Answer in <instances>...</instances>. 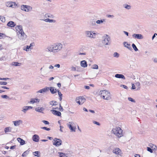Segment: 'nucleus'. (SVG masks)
<instances>
[{
    "instance_id": "f257e3e1",
    "label": "nucleus",
    "mask_w": 157,
    "mask_h": 157,
    "mask_svg": "<svg viewBox=\"0 0 157 157\" xmlns=\"http://www.w3.org/2000/svg\"><path fill=\"white\" fill-rule=\"evenodd\" d=\"M16 29L19 32V34H18L19 38L22 40H25L27 36L23 31L22 26L20 25H18L16 27Z\"/></svg>"
},
{
    "instance_id": "f03ea898",
    "label": "nucleus",
    "mask_w": 157,
    "mask_h": 157,
    "mask_svg": "<svg viewBox=\"0 0 157 157\" xmlns=\"http://www.w3.org/2000/svg\"><path fill=\"white\" fill-rule=\"evenodd\" d=\"M99 95L102 97L103 99L109 100L111 99L110 93L107 90H101L99 93Z\"/></svg>"
},
{
    "instance_id": "7ed1b4c3",
    "label": "nucleus",
    "mask_w": 157,
    "mask_h": 157,
    "mask_svg": "<svg viewBox=\"0 0 157 157\" xmlns=\"http://www.w3.org/2000/svg\"><path fill=\"white\" fill-rule=\"evenodd\" d=\"M113 133L118 137L123 136V130L119 127L113 128L112 130Z\"/></svg>"
},
{
    "instance_id": "20e7f679",
    "label": "nucleus",
    "mask_w": 157,
    "mask_h": 157,
    "mask_svg": "<svg viewBox=\"0 0 157 157\" xmlns=\"http://www.w3.org/2000/svg\"><path fill=\"white\" fill-rule=\"evenodd\" d=\"M52 45L54 53H56L60 50L63 47L62 45L60 43L55 44Z\"/></svg>"
},
{
    "instance_id": "39448f33",
    "label": "nucleus",
    "mask_w": 157,
    "mask_h": 157,
    "mask_svg": "<svg viewBox=\"0 0 157 157\" xmlns=\"http://www.w3.org/2000/svg\"><path fill=\"white\" fill-rule=\"evenodd\" d=\"M110 41V37L107 35H106L103 37V40L102 43L105 45H108L109 44V42Z\"/></svg>"
},
{
    "instance_id": "423d86ee",
    "label": "nucleus",
    "mask_w": 157,
    "mask_h": 157,
    "mask_svg": "<svg viewBox=\"0 0 157 157\" xmlns=\"http://www.w3.org/2000/svg\"><path fill=\"white\" fill-rule=\"evenodd\" d=\"M21 9L25 12H29L32 9V7L30 6L21 5Z\"/></svg>"
},
{
    "instance_id": "0eeeda50",
    "label": "nucleus",
    "mask_w": 157,
    "mask_h": 157,
    "mask_svg": "<svg viewBox=\"0 0 157 157\" xmlns=\"http://www.w3.org/2000/svg\"><path fill=\"white\" fill-rule=\"evenodd\" d=\"M86 36L90 38H95L96 37V33L92 32L86 31L85 32Z\"/></svg>"
},
{
    "instance_id": "6e6552de",
    "label": "nucleus",
    "mask_w": 157,
    "mask_h": 157,
    "mask_svg": "<svg viewBox=\"0 0 157 157\" xmlns=\"http://www.w3.org/2000/svg\"><path fill=\"white\" fill-rule=\"evenodd\" d=\"M86 99L83 97H79L76 99V101L79 105H82L85 101Z\"/></svg>"
},
{
    "instance_id": "1a4fd4ad",
    "label": "nucleus",
    "mask_w": 157,
    "mask_h": 157,
    "mask_svg": "<svg viewBox=\"0 0 157 157\" xmlns=\"http://www.w3.org/2000/svg\"><path fill=\"white\" fill-rule=\"evenodd\" d=\"M54 142L53 145L56 147H59L62 144V141L59 139L55 138L53 140Z\"/></svg>"
},
{
    "instance_id": "9d476101",
    "label": "nucleus",
    "mask_w": 157,
    "mask_h": 157,
    "mask_svg": "<svg viewBox=\"0 0 157 157\" xmlns=\"http://www.w3.org/2000/svg\"><path fill=\"white\" fill-rule=\"evenodd\" d=\"M74 124V123L72 122H69L68 124H67V126L71 132L75 131L76 128L74 127L73 126Z\"/></svg>"
},
{
    "instance_id": "9b49d317",
    "label": "nucleus",
    "mask_w": 157,
    "mask_h": 157,
    "mask_svg": "<svg viewBox=\"0 0 157 157\" xmlns=\"http://www.w3.org/2000/svg\"><path fill=\"white\" fill-rule=\"evenodd\" d=\"M33 108V107L31 106H25L23 107L21 111L23 112L24 113H25L27 111L30 109Z\"/></svg>"
},
{
    "instance_id": "f8f14e48",
    "label": "nucleus",
    "mask_w": 157,
    "mask_h": 157,
    "mask_svg": "<svg viewBox=\"0 0 157 157\" xmlns=\"http://www.w3.org/2000/svg\"><path fill=\"white\" fill-rule=\"evenodd\" d=\"M132 36L135 38L138 39H142L143 38V37L142 35L138 34H134L132 35Z\"/></svg>"
},
{
    "instance_id": "ddd939ff",
    "label": "nucleus",
    "mask_w": 157,
    "mask_h": 157,
    "mask_svg": "<svg viewBox=\"0 0 157 157\" xmlns=\"http://www.w3.org/2000/svg\"><path fill=\"white\" fill-rule=\"evenodd\" d=\"M113 152L116 154L121 155V151L119 148L117 147L113 151Z\"/></svg>"
},
{
    "instance_id": "4468645a",
    "label": "nucleus",
    "mask_w": 157,
    "mask_h": 157,
    "mask_svg": "<svg viewBox=\"0 0 157 157\" xmlns=\"http://www.w3.org/2000/svg\"><path fill=\"white\" fill-rule=\"evenodd\" d=\"M51 111L52 112V113L54 115H56L59 117L60 116H61V112L52 109L51 110Z\"/></svg>"
},
{
    "instance_id": "2eb2a0df",
    "label": "nucleus",
    "mask_w": 157,
    "mask_h": 157,
    "mask_svg": "<svg viewBox=\"0 0 157 157\" xmlns=\"http://www.w3.org/2000/svg\"><path fill=\"white\" fill-rule=\"evenodd\" d=\"M49 90V87H46L45 88L40 90L37 91L36 92V93H43L46 92L48 90Z\"/></svg>"
},
{
    "instance_id": "dca6fc26",
    "label": "nucleus",
    "mask_w": 157,
    "mask_h": 157,
    "mask_svg": "<svg viewBox=\"0 0 157 157\" xmlns=\"http://www.w3.org/2000/svg\"><path fill=\"white\" fill-rule=\"evenodd\" d=\"M40 101V100L38 98H31L29 103L33 104L34 103H38Z\"/></svg>"
},
{
    "instance_id": "f3484780",
    "label": "nucleus",
    "mask_w": 157,
    "mask_h": 157,
    "mask_svg": "<svg viewBox=\"0 0 157 157\" xmlns=\"http://www.w3.org/2000/svg\"><path fill=\"white\" fill-rule=\"evenodd\" d=\"M32 139L35 142H38L39 141V137L36 134H35L33 136Z\"/></svg>"
},
{
    "instance_id": "a211bd4d",
    "label": "nucleus",
    "mask_w": 157,
    "mask_h": 157,
    "mask_svg": "<svg viewBox=\"0 0 157 157\" xmlns=\"http://www.w3.org/2000/svg\"><path fill=\"white\" fill-rule=\"evenodd\" d=\"M115 77L117 78H122L124 80L125 79V78L124 76L122 74H116L115 75Z\"/></svg>"
},
{
    "instance_id": "6ab92c4d",
    "label": "nucleus",
    "mask_w": 157,
    "mask_h": 157,
    "mask_svg": "<svg viewBox=\"0 0 157 157\" xmlns=\"http://www.w3.org/2000/svg\"><path fill=\"white\" fill-rule=\"evenodd\" d=\"M123 44L124 45V46L126 47L127 48H128L129 50L131 51H132V49L131 47L129 46H130V44H128L126 42H124L123 43Z\"/></svg>"
},
{
    "instance_id": "aec40b11",
    "label": "nucleus",
    "mask_w": 157,
    "mask_h": 157,
    "mask_svg": "<svg viewBox=\"0 0 157 157\" xmlns=\"http://www.w3.org/2000/svg\"><path fill=\"white\" fill-rule=\"evenodd\" d=\"M13 2H6L5 5L7 7L13 8Z\"/></svg>"
},
{
    "instance_id": "412c9836",
    "label": "nucleus",
    "mask_w": 157,
    "mask_h": 157,
    "mask_svg": "<svg viewBox=\"0 0 157 157\" xmlns=\"http://www.w3.org/2000/svg\"><path fill=\"white\" fill-rule=\"evenodd\" d=\"M46 51L47 52H52L54 53V51L53 50L52 45H51L48 46L47 48L46 49Z\"/></svg>"
},
{
    "instance_id": "4be33fe9",
    "label": "nucleus",
    "mask_w": 157,
    "mask_h": 157,
    "mask_svg": "<svg viewBox=\"0 0 157 157\" xmlns=\"http://www.w3.org/2000/svg\"><path fill=\"white\" fill-rule=\"evenodd\" d=\"M81 66L83 67H86L87 66L86 62L85 60H82L81 62Z\"/></svg>"
},
{
    "instance_id": "5701e85b",
    "label": "nucleus",
    "mask_w": 157,
    "mask_h": 157,
    "mask_svg": "<svg viewBox=\"0 0 157 157\" xmlns=\"http://www.w3.org/2000/svg\"><path fill=\"white\" fill-rule=\"evenodd\" d=\"M7 25L9 27H13L15 26L16 24H15L14 22L11 21H9L7 23Z\"/></svg>"
},
{
    "instance_id": "b1692460",
    "label": "nucleus",
    "mask_w": 157,
    "mask_h": 157,
    "mask_svg": "<svg viewBox=\"0 0 157 157\" xmlns=\"http://www.w3.org/2000/svg\"><path fill=\"white\" fill-rule=\"evenodd\" d=\"M49 89L52 94H54L57 92V90L56 89H54V87H51L49 88Z\"/></svg>"
},
{
    "instance_id": "393cba45",
    "label": "nucleus",
    "mask_w": 157,
    "mask_h": 157,
    "mask_svg": "<svg viewBox=\"0 0 157 157\" xmlns=\"http://www.w3.org/2000/svg\"><path fill=\"white\" fill-rule=\"evenodd\" d=\"M17 141L20 143V145H22L25 144V141L21 138H17Z\"/></svg>"
},
{
    "instance_id": "a878e982",
    "label": "nucleus",
    "mask_w": 157,
    "mask_h": 157,
    "mask_svg": "<svg viewBox=\"0 0 157 157\" xmlns=\"http://www.w3.org/2000/svg\"><path fill=\"white\" fill-rule=\"evenodd\" d=\"M13 122L15 126H18L20 125V123H22V121L21 120H19L13 121Z\"/></svg>"
},
{
    "instance_id": "bb28decb",
    "label": "nucleus",
    "mask_w": 157,
    "mask_h": 157,
    "mask_svg": "<svg viewBox=\"0 0 157 157\" xmlns=\"http://www.w3.org/2000/svg\"><path fill=\"white\" fill-rule=\"evenodd\" d=\"M12 128L10 127H7L5 128L4 132L6 133L11 132Z\"/></svg>"
},
{
    "instance_id": "cd10ccee",
    "label": "nucleus",
    "mask_w": 157,
    "mask_h": 157,
    "mask_svg": "<svg viewBox=\"0 0 157 157\" xmlns=\"http://www.w3.org/2000/svg\"><path fill=\"white\" fill-rule=\"evenodd\" d=\"M44 109L42 108V107L40 108V107H37L35 109V110L36 111V112H38L40 113H43V111Z\"/></svg>"
},
{
    "instance_id": "c85d7f7f",
    "label": "nucleus",
    "mask_w": 157,
    "mask_h": 157,
    "mask_svg": "<svg viewBox=\"0 0 157 157\" xmlns=\"http://www.w3.org/2000/svg\"><path fill=\"white\" fill-rule=\"evenodd\" d=\"M44 21L46 22H49L50 23H55L56 22V21L53 19H50L49 18H47L45 19Z\"/></svg>"
},
{
    "instance_id": "c756f323",
    "label": "nucleus",
    "mask_w": 157,
    "mask_h": 157,
    "mask_svg": "<svg viewBox=\"0 0 157 157\" xmlns=\"http://www.w3.org/2000/svg\"><path fill=\"white\" fill-rule=\"evenodd\" d=\"M21 65V63L15 62H13L11 63V65L12 66H20Z\"/></svg>"
},
{
    "instance_id": "7c9ffc66",
    "label": "nucleus",
    "mask_w": 157,
    "mask_h": 157,
    "mask_svg": "<svg viewBox=\"0 0 157 157\" xmlns=\"http://www.w3.org/2000/svg\"><path fill=\"white\" fill-rule=\"evenodd\" d=\"M29 150L28 149L26 151H25L22 154V156L23 157H26V156L29 154Z\"/></svg>"
},
{
    "instance_id": "2f4dec72",
    "label": "nucleus",
    "mask_w": 157,
    "mask_h": 157,
    "mask_svg": "<svg viewBox=\"0 0 157 157\" xmlns=\"http://www.w3.org/2000/svg\"><path fill=\"white\" fill-rule=\"evenodd\" d=\"M33 154L35 156L40 157V153L39 151H35L33 153Z\"/></svg>"
},
{
    "instance_id": "473e14b6",
    "label": "nucleus",
    "mask_w": 157,
    "mask_h": 157,
    "mask_svg": "<svg viewBox=\"0 0 157 157\" xmlns=\"http://www.w3.org/2000/svg\"><path fill=\"white\" fill-rule=\"evenodd\" d=\"M45 16L46 17H48L49 18H54V16L53 15L49 13H47V14H46Z\"/></svg>"
},
{
    "instance_id": "72a5a7b5",
    "label": "nucleus",
    "mask_w": 157,
    "mask_h": 157,
    "mask_svg": "<svg viewBox=\"0 0 157 157\" xmlns=\"http://www.w3.org/2000/svg\"><path fill=\"white\" fill-rule=\"evenodd\" d=\"M49 104L52 105H58V102L56 101H52L50 102Z\"/></svg>"
},
{
    "instance_id": "f704fd0d",
    "label": "nucleus",
    "mask_w": 157,
    "mask_h": 157,
    "mask_svg": "<svg viewBox=\"0 0 157 157\" xmlns=\"http://www.w3.org/2000/svg\"><path fill=\"white\" fill-rule=\"evenodd\" d=\"M105 19H103L101 20H98L96 21V22L98 24H101L103 23L104 22H105Z\"/></svg>"
},
{
    "instance_id": "c9c22d12",
    "label": "nucleus",
    "mask_w": 157,
    "mask_h": 157,
    "mask_svg": "<svg viewBox=\"0 0 157 157\" xmlns=\"http://www.w3.org/2000/svg\"><path fill=\"white\" fill-rule=\"evenodd\" d=\"M136 86L137 87L136 90H139L140 88V83L139 82H137L135 83Z\"/></svg>"
},
{
    "instance_id": "e433bc0d",
    "label": "nucleus",
    "mask_w": 157,
    "mask_h": 157,
    "mask_svg": "<svg viewBox=\"0 0 157 157\" xmlns=\"http://www.w3.org/2000/svg\"><path fill=\"white\" fill-rule=\"evenodd\" d=\"M132 47L135 51L136 52L138 50V48L134 44H132Z\"/></svg>"
},
{
    "instance_id": "4c0bfd02",
    "label": "nucleus",
    "mask_w": 157,
    "mask_h": 157,
    "mask_svg": "<svg viewBox=\"0 0 157 157\" xmlns=\"http://www.w3.org/2000/svg\"><path fill=\"white\" fill-rule=\"evenodd\" d=\"M124 8L128 10H130L131 8V6L125 4L124 5Z\"/></svg>"
},
{
    "instance_id": "58836bf2",
    "label": "nucleus",
    "mask_w": 157,
    "mask_h": 157,
    "mask_svg": "<svg viewBox=\"0 0 157 157\" xmlns=\"http://www.w3.org/2000/svg\"><path fill=\"white\" fill-rule=\"evenodd\" d=\"M29 49H30V48L29 47V46L28 45H27L24 47L23 50L27 52L29 51Z\"/></svg>"
},
{
    "instance_id": "ea45409f",
    "label": "nucleus",
    "mask_w": 157,
    "mask_h": 157,
    "mask_svg": "<svg viewBox=\"0 0 157 157\" xmlns=\"http://www.w3.org/2000/svg\"><path fill=\"white\" fill-rule=\"evenodd\" d=\"M0 20L3 22H4L6 21L5 18V17H2L1 16H0Z\"/></svg>"
},
{
    "instance_id": "a19ab883",
    "label": "nucleus",
    "mask_w": 157,
    "mask_h": 157,
    "mask_svg": "<svg viewBox=\"0 0 157 157\" xmlns=\"http://www.w3.org/2000/svg\"><path fill=\"white\" fill-rule=\"evenodd\" d=\"M13 8H15L16 7H19V5H18V4H16L15 2H13Z\"/></svg>"
},
{
    "instance_id": "79ce46f5",
    "label": "nucleus",
    "mask_w": 157,
    "mask_h": 157,
    "mask_svg": "<svg viewBox=\"0 0 157 157\" xmlns=\"http://www.w3.org/2000/svg\"><path fill=\"white\" fill-rule=\"evenodd\" d=\"M92 68L94 69H98V65L95 64L93 65Z\"/></svg>"
},
{
    "instance_id": "37998d69",
    "label": "nucleus",
    "mask_w": 157,
    "mask_h": 157,
    "mask_svg": "<svg viewBox=\"0 0 157 157\" xmlns=\"http://www.w3.org/2000/svg\"><path fill=\"white\" fill-rule=\"evenodd\" d=\"M59 155L60 157H67L64 153H60Z\"/></svg>"
},
{
    "instance_id": "c03bdc74",
    "label": "nucleus",
    "mask_w": 157,
    "mask_h": 157,
    "mask_svg": "<svg viewBox=\"0 0 157 157\" xmlns=\"http://www.w3.org/2000/svg\"><path fill=\"white\" fill-rule=\"evenodd\" d=\"M113 56L114 57L118 58L119 56V54L117 52H114L113 54Z\"/></svg>"
},
{
    "instance_id": "a18cd8bd",
    "label": "nucleus",
    "mask_w": 157,
    "mask_h": 157,
    "mask_svg": "<svg viewBox=\"0 0 157 157\" xmlns=\"http://www.w3.org/2000/svg\"><path fill=\"white\" fill-rule=\"evenodd\" d=\"M41 128L44 129L47 131H49L50 130V128H48L47 127H41Z\"/></svg>"
},
{
    "instance_id": "49530a36",
    "label": "nucleus",
    "mask_w": 157,
    "mask_h": 157,
    "mask_svg": "<svg viewBox=\"0 0 157 157\" xmlns=\"http://www.w3.org/2000/svg\"><path fill=\"white\" fill-rule=\"evenodd\" d=\"M7 84V82H2L0 81V85H6Z\"/></svg>"
},
{
    "instance_id": "de8ad7c7",
    "label": "nucleus",
    "mask_w": 157,
    "mask_h": 157,
    "mask_svg": "<svg viewBox=\"0 0 157 157\" xmlns=\"http://www.w3.org/2000/svg\"><path fill=\"white\" fill-rule=\"evenodd\" d=\"M96 22L95 21H92L90 22V25L92 26H94L96 25Z\"/></svg>"
},
{
    "instance_id": "09e8293b",
    "label": "nucleus",
    "mask_w": 157,
    "mask_h": 157,
    "mask_svg": "<svg viewBox=\"0 0 157 157\" xmlns=\"http://www.w3.org/2000/svg\"><path fill=\"white\" fill-rule=\"evenodd\" d=\"M147 150L148 151H149L151 153H152L153 152V150L151 149L150 147H147Z\"/></svg>"
},
{
    "instance_id": "8fccbe9b",
    "label": "nucleus",
    "mask_w": 157,
    "mask_h": 157,
    "mask_svg": "<svg viewBox=\"0 0 157 157\" xmlns=\"http://www.w3.org/2000/svg\"><path fill=\"white\" fill-rule=\"evenodd\" d=\"M128 99L129 101H130L131 102H135V100L133 99L131 97H128Z\"/></svg>"
},
{
    "instance_id": "3c124183",
    "label": "nucleus",
    "mask_w": 157,
    "mask_h": 157,
    "mask_svg": "<svg viewBox=\"0 0 157 157\" xmlns=\"http://www.w3.org/2000/svg\"><path fill=\"white\" fill-rule=\"evenodd\" d=\"M1 98H6L7 99L9 98V97H8L7 95H2L1 96Z\"/></svg>"
},
{
    "instance_id": "603ef678",
    "label": "nucleus",
    "mask_w": 157,
    "mask_h": 157,
    "mask_svg": "<svg viewBox=\"0 0 157 157\" xmlns=\"http://www.w3.org/2000/svg\"><path fill=\"white\" fill-rule=\"evenodd\" d=\"M4 36H5V35L4 34L0 33V39L3 38Z\"/></svg>"
},
{
    "instance_id": "864d4df0",
    "label": "nucleus",
    "mask_w": 157,
    "mask_h": 157,
    "mask_svg": "<svg viewBox=\"0 0 157 157\" xmlns=\"http://www.w3.org/2000/svg\"><path fill=\"white\" fill-rule=\"evenodd\" d=\"M42 122L45 124H49L48 121L45 120H43Z\"/></svg>"
},
{
    "instance_id": "5fc2aeb1",
    "label": "nucleus",
    "mask_w": 157,
    "mask_h": 157,
    "mask_svg": "<svg viewBox=\"0 0 157 157\" xmlns=\"http://www.w3.org/2000/svg\"><path fill=\"white\" fill-rule=\"evenodd\" d=\"M34 43L33 42L31 43L29 46L30 48V49H32V48H31L32 46H33L34 45Z\"/></svg>"
},
{
    "instance_id": "6e6d98bb",
    "label": "nucleus",
    "mask_w": 157,
    "mask_h": 157,
    "mask_svg": "<svg viewBox=\"0 0 157 157\" xmlns=\"http://www.w3.org/2000/svg\"><path fill=\"white\" fill-rule=\"evenodd\" d=\"M93 123L98 125H100V124L99 122H98L96 121H93Z\"/></svg>"
},
{
    "instance_id": "4d7b16f0",
    "label": "nucleus",
    "mask_w": 157,
    "mask_h": 157,
    "mask_svg": "<svg viewBox=\"0 0 157 157\" xmlns=\"http://www.w3.org/2000/svg\"><path fill=\"white\" fill-rule=\"evenodd\" d=\"M120 86L121 87H123V88L125 89H127L128 87L127 86H126L125 85H121V86Z\"/></svg>"
},
{
    "instance_id": "13d9d810",
    "label": "nucleus",
    "mask_w": 157,
    "mask_h": 157,
    "mask_svg": "<svg viewBox=\"0 0 157 157\" xmlns=\"http://www.w3.org/2000/svg\"><path fill=\"white\" fill-rule=\"evenodd\" d=\"M58 93V95L59 96V97H62V94H61V93L59 91V90L57 91Z\"/></svg>"
},
{
    "instance_id": "bf43d9fd",
    "label": "nucleus",
    "mask_w": 157,
    "mask_h": 157,
    "mask_svg": "<svg viewBox=\"0 0 157 157\" xmlns=\"http://www.w3.org/2000/svg\"><path fill=\"white\" fill-rule=\"evenodd\" d=\"M59 110L61 112L63 111V109L60 104H59Z\"/></svg>"
},
{
    "instance_id": "052dcab7",
    "label": "nucleus",
    "mask_w": 157,
    "mask_h": 157,
    "mask_svg": "<svg viewBox=\"0 0 157 157\" xmlns=\"http://www.w3.org/2000/svg\"><path fill=\"white\" fill-rule=\"evenodd\" d=\"M71 68V71H76V68L75 67H74L73 66H72Z\"/></svg>"
},
{
    "instance_id": "680f3d73",
    "label": "nucleus",
    "mask_w": 157,
    "mask_h": 157,
    "mask_svg": "<svg viewBox=\"0 0 157 157\" xmlns=\"http://www.w3.org/2000/svg\"><path fill=\"white\" fill-rule=\"evenodd\" d=\"M132 87H131V89L134 90L136 89L135 85L133 83H132Z\"/></svg>"
},
{
    "instance_id": "e2e57ef3",
    "label": "nucleus",
    "mask_w": 157,
    "mask_h": 157,
    "mask_svg": "<svg viewBox=\"0 0 157 157\" xmlns=\"http://www.w3.org/2000/svg\"><path fill=\"white\" fill-rule=\"evenodd\" d=\"M9 79V78H0V80H5L6 81L7 79Z\"/></svg>"
},
{
    "instance_id": "0e129e2a",
    "label": "nucleus",
    "mask_w": 157,
    "mask_h": 157,
    "mask_svg": "<svg viewBox=\"0 0 157 157\" xmlns=\"http://www.w3.org/2000/svg\"><path fill=\"white\" fill-rule=\"evenodd\" d=\"M106 16L108 17H113L114 16L113 15H110L109 14H107L106 15Z\"/></svg>"
},
{
    "instance_id": "69168bd1",
    "label": "nucleus",
    "mask_w": 157,
    "mask_h": 157,
    "mask_svg": "<svg viewBox=\"0 0 157 157\" xmlns=\"http://www.w3.org/2000/svg\"><path fill=\"white\" fill-rule=\"evenodd\" d=\"M16 146L15 145L11 146L10 147V149H15L16 148Z\"/></svg>"
},
{
    "instance_id": "338daca9",
    "label": "nucleus",
    "mask_w": 157,
    "mask_h": 157,
    "mask_svg": "<svg viewBox=\"0 0 157 157\" xmlns=\"http://www.w3.org/2000/svg\"><path fill=\"white\" fill-rule=\"evenodd\" d=\"M54 67L59 68L60 67V65L59 64H56L55 65Z\"/></svg>"
},
{
    "instance_id": "774afa93",
    "label": "nucleus",
    "mask_w": 157,
    "mask_h": 157,
    "mask_svg": "<svg viewBox=\"0 0 157 157\" xmlns=\"http://www.w3.org/2000/svg\"><path fill=\"white\" fill-rule=\"evenodd\" d=\"M84 88L86 89H89L90 88V86H85Z\"/></svg>"
}]
</instances>
